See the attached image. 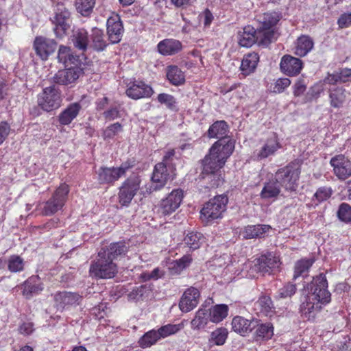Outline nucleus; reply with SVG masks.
Segmentation results:
<instances>
[{"label":"nucleus","instance_id":"obj_1","mask_svg":"<svg viewBox=\"0 0 351 351\" xmlns=\"http://www.w3.org/2000/svg\"><path fill=\"white\" fill-rule=\"evenodd\" d=\"M228 125L224 121H217L208 130L209 138H219L210 149L203 160L202 178L208 183L207 188H215L223 182L221 169L234 148V143L226 138Z\"/></svg>","mask_w":351,"mask_h":351},{"label":"nucleus","instance_id":"obj_2","mask_svg":"<svg viewBox=\"0 0 351 351\" xmlns=\"http://www.w3.org/2000/svg\"><path fill=\"white\" fill-rule=\"evenodd\" d=\"M306 300L300 305L302 315L308 320L315 319L323 306L330 303L331 294L328 290L326 275L320 274L313 277L307 286Z\"/></svg>","mask_w":351,"mask_h":351},{"label":"nucleus","instance_id":"obj_3","mask_svg":"<svg viewBox=\"0 0 351 351\" xmlns=\"http://www.w3.org/2000/svg\"><path fill=\"white\" fill-rule=\"evenodd\" d=\"M174 156L175 150L169 149L164 156L162 161L155 165L151 180L152 185L147 188V192L160 190L166 184L170 176L169 171L173 172L175 169L171 165Z\"/></svg>","mask_w":351,"mask_h":351},{"label":"nucleus","instance_id":"obj_4","mask_svg":"<svg viewBox=\"0 0 351 351\" xmlns=\"http://www.w3.org/2000/svg\"><path fill=\"white\" fill-rule=\"evenodd\" d=\"M301 171L298 163L291 162L279 169L275 173V180L286 191H295L298 186Z\"/></svg>","mask_w":351,"mask_h":351},{"label":"nucleus","instance_id":"obj_5","mask_svg":"<svg viewBox=\"0 0 351 351\" xmlns=\"http://www.w3.org/2000/svg\"><path fill=\"white\" fill-rule=\"evenodd\" d=\"M228 199L226 195H218L206 202L200 211V218L204 223H211L221 218L226 209Z\"/></svg>","mask_w":351,"mask_h":351},{"label":"nucleus","instance_id":"obj_6","mask_svg":"<svg viewBox=\"0 0 351 351\" xmlns=\"http://www.w3.org/2000/svg\"><path fill=\"white\" fill-rule=\"evenodd\" d=\"M280 14L276 12L264 13L258 17L260 26L258 28L262 32V41L265 43H270L276 39V32L275 27L280 21Z\"/></svg>","mask_w":351,"mask_h":351},{"label":"nucleus","instance_id":"obj_7","mask_svg":"<svg viewBox=\"0 0 351 351\" xmlns=\"http://www.w3.org/2000/svg\"><path fill=\"white\" fill-rule=\"evenodd\" d=\"M37 102L43 110L52 111L61 105V92L55 85L46 87L38 94Z\"/></svg>","mask_w":351,"mask_h":351},{"label":"nucleus","instance_id":"obj_8","mask_svg":"<svg viewBox=\"0 0 351 351\" xmlns=\"http://www.w3.org/2000/svg\"><path fill=\"white\" fill-rule=\"evenodd\" d=\"M90 275L97 278H112L117 273V264L108 258L97 256L90 266Z\"/></svg>","mask_w":351,"mask_h":351},{"label":"nucleus","instance_id":"obj_9","mask_svg":"<svg viewBox=\"0 0 351 351\" xmlns=\"http://www.w3.org/2000/svg\"><path fill=\"white\" fill-rule=\"evenodd\" d=\"M134 167L133 162L126 161L118 167H101L97 171L98 180L101 184H112Z\"/></svg>","mask_w":351,"mask_h":351},{"label":"nucleus","instance_id":"obj_10","mask_svg":"<svg viewBox=\"0 0 351 351\" xmlns=\"http://www.w3.org/2000/svg\"><path fill=\"white\" fill-rule=\"evenodd\" d=\"M141 179L138 175L127 178L119 187V202L122 206H128L141 188Z\"/></svg>","mask_w":351,"mask_h":351},{"label":"nucleus","instance_id":"obj_11","mask_svg":"<svg viewBox=\"0 0 351 351\" xmlns=\"http://www.w3.org/2000/svg\"><path fill=\"white\" fill-rule=\"evenodd\" d=\"M69 192V186L61 184L54 192L52 197L45 202L43 209L45 215H51L60 210L64 205Z\"/></svg>","mask_w":351,"mask_h":351},{"label":"nucleus","instance_id":"obj_12","mask_svg":"<svg viewBox=\"0 0 351 351\" xmlns=\"http://www.w3.org/2000/svg\"><path fill=\"white\" fill-rule=\"evenodd\" d=\"M54 13L52 19L54 32L57 37L62 38L70 27V12L63 3L58 2L55 5Z\"/></svg>","mask_w":351,"mask_h":351},{"label":"nucleus","instance_id":"obj_13","mask_svg":"<svg viewBox=\"0 0 351 351\" xmlns=\"http://www.w3.org/2000/svg\"><path fill=\"white\" fill-rule=\"evenodd\" d=\"M280 266L279 257L271 252L261 255L254 260V266L252 267V273L254 271L263 274H271ZM250 276H254L250 274Z\"/></svg>","mask_w":351,"mask_h":351},{"label":"nucleus","instance_id":"obj_14","mask_svg":"<svg viewBox=\"0 0 351 351\" xmlns=\"http://www.w3.org/2000/svg\"><path fill=\"white\" fill-rule=\"evenodd\" d=\"M66 67L65 69L58 71L53 77L52 81L56 84L72 87L82 74V69L80 65Z\"/></svg>","mask_w":351,"mask_h":351},{"label":"nucleus","instance_id":"obj_15","mask_svg":"<svg viewBox=\"0 0 351 351\" xmlns=\"http://www.w3.org/2000/svg\"><path fill=\"white\" fill-rule=\"evenodd\" d=\"M183 197L182 190L180 189L173 190L165 198L160 201V213L166 216L174 213L180 207Z\"/></svg>","mask_w":351,"mask_h":351},{"label":"nucleus","instance_id":"obj_16","mask_svg":"<svg viewBox=\"0 0 351 351\" xmlns=\"http://www.w3.org/2000/svg\"><path fill=\"white\" fill-rule=\"evenodd\" d=\"M280 147L278 136L274 133L263 141L260 149L254 152V157L258 160L267 158L274 155Z\"/></svg>","mask_w":351,"mask_h":351},{"label":"nucleus","instance_id":"obj_17","mask_svg":"<svg viewBox=\"0 0 351 351\" xmlns=\"http://www.w3.org/2000/svg\"><path fill=\"white\" fill-rule=\"evenodd\" d=\"M106 26L110 42L112 44L119 43L123 33V26L120 16L118 14H113L108 19Z\"/></svg>","mask_w":351,"mask_h":351},{"label":"nucleus","instance_id":"obj_18","mask_svg":"<svg viewBox=\"0 0 351 351\" xmlns=\"http://www.w3.org/2000/svg\"><path fill=\"white\" fill-rule=\"evenodd\" d=\"M262 32L258 29L256 30L253 27L247 25L243 29L241 34L239 36V43L241 47H250L254 43H257L259 45H267L269 43H265L262 41Z\"/></svg>","mask_w":351,"mask_h":351},{"label":"nucleus","instance_id":"obj_19","mask_svg":"<svg viewBox=\"0 0 351 351\" xmlns=\"http://www.w3.org/2000/svg\"><path fill=\"white\" fill-rule=\"evenodd\" d=\"M128 251V246L125 242H117L110 243L107 247H102L98 252V256L108 258L110 261L114 262L119 257L123 256L126 254Z\"/></svg>","mask_w":351,"mask_h":351},{"label":"nucleus","instance_id":"obj_20","mask_svg":"<svg viewBox=\"0 0 351 351\" xmlns=\"http://www.w3.org/2000/svg\"><path fill=\"white\" fill-rule=\"evenodd\" d=\"M303 67L301 60L290 55H285L281 58L280 68L281 71L287 75L295 76L298 75Z\"/></svg>","mask_w":351,"mask_h":351},{"label":"nucleus","instance_id":"obj_21","mask_svg":"<svg viewBox=\"0 0 351 351\" xmlns=\"http://www.w3.org/2000/svg\"><path fill=\"white\" fill-rule=\"evenodd\" d=\"M153 93L152 87L142 81L130 83L125 91L127 96L133 99L149 97Z\"/></svg>","mask_w":351,"mask_h":351},{"label":"nucleus","instance_id":"obj_22","mask_svg":"<svg viewBox=\"0 0 351 351\" xmlns=\"http://www.w3.org/2000/svg\"><path fill=\"white\" fill-rule=\"evenodd\" d=\"M199 291L197 289L191 287L187 289L183 293L179 307L182 312L188 313L195 308L199 303Z\"/></svg>","mask_w":351,"mask_h":351},{"label":"nucleus","instance_id":"obj_23","mask_svg":"<svg viewBox=\"0 0 351 351\" xmlns=\"http://www.w3.org/2000/svg\"><path fill=\"white\" fill-rule=\"evenodd\" d=\"M56 43L53 40L38 36L34 42V48L36 54L42 59L47 60L56 49Z\"/></svg>","mask_w":351,"mask_h":351},{"label":"nucleus","instance_id":"obj_24","mask_svg":"<svg viewBox=\"0 0 351 351\" xmlns=\"http://www.w3.org/2000/svg\"><path fill=\"white\" fill-rule=\"evenodd\" d=\"M335 175L340 179L345 180L351 175V162L343 155L333 157L330 160Z\"/></svg>","mask_w":351,"mask_h":351},{"label":"nucleus","instance_id":"obj_25","mask_svg":"<svg viewBox=\"0 0 351 351\" xmlns=\"http://www.w3.org/2000/svg\"><path fill=\"white\" fill-rule=\"evenodd\" d=\"M82 296L77 293L59 292L55 294L54 300L58 309L63 310L66 307L80 304Z\"/></svg>","mask_w":351,"mask_h":351},{"label":"nucleus","instance_id":"obj_26","mask_svg":"<svg viewBox=\"0 0 351 351\" xmlns=\"http://www.w3.org/2000/svg\"><path fill=\"white\" fill-rule=\"evenodd\" d=\"M257 320L247 319L242 316H235L232 320V330L241 335L245 336L252 331L256 327Z\"/></svg>","mask_w":351,"mask_h":351},{"label":"nucleus","instance_id":"obj_27","mask_svg":"<svg viewBox=\"0 0 351 351\" xmlns=\"http://www.w3.org/2000/svg\"><path fill=\"white\" fill-rule=\"evenodd\" d=\"M71 40L74 47L82 53L89 48L90 36L84 28L73 31L71 36Z\"/></svg>","mask_w":351,"mask_h":351},{"label":"nucleus","instance_id":"obj_28","mask_svg":"<svg viewBox=\"0 0 351 351\" xmlns=\"http://www.w3.org/2000/svg\"><path fill=\"white\" fill-rule=\"evenodd\" d=\"M108 45V43L104 30L97 27L93 28L90 35L89 48H92L97 51H102L106 48Z\"/></svg>","mask_w":351,"mask_h":351},{"label":"nucleus","instance_id":"obj_29","mask_svg":"<svg viewBox=\"0 0 351 351\" xmlns=\"http://www.w3.org/2000/svg\"><path fill=\"white\" fill-rule=\"evenodd\" d=\"M23 295L26 298H30L33 294H38L43 289V284L38 276L29 278L23 285Z\"/></svg>","mask_w":351,"mask_h":351},{"label":"nucleus","instance_id":"obj_30","mask_svg":"<svg viewBox=\"0 0 351 351\" xmlns=\"http://www.w3.org/2000/svg\"><path fill=\"white\" fill-rule=\"evenodd\" d=\"M158 52L163 56H171L182 49V44L174 39H165L157 45Z\"/></svg>","mask_w":351,"mask_h":351},{"label":"nucleus","instance_id":"obj_31","mask_svg":"<svg viewBox=\"0 0 351 351\" xmlns=\"http://www.w3.org/2000/svg\"><path fill=\"white\" fill-rule=\"evenodd\" d=\"M58 59L65 66L79 65L80 62L79 56L74 55L70 47L64 45L59 47Z\"/></svg>","mask_w":351,"mask_h":351},{"label":"nucleus","instance_id":"obj_32","mask_svg":"<svg viewBox=\"0 0 351 351\" xmlns=\"http://www.w3.org/2000/svg\"><path fill=\"white\" fill-rule=\"evenodd\" d=\"M313 39L306 35H302L298 38L294 48L295 55L303 57L308 54L313 48Z\"/></svg>","mask_w":351,"mask_h":351},{"label":"nucleus","instance_id":"obj_33","mask_svg":"<svg viewBox=\"0 0 351 351\" xmlns=\"http://www.w3.org/2000/svg\"><path fill=\"white\" fill-rule=\"evenodd\" d=\"M271 229L269 225H250L247 226L243 230L241 234L245 239L261 238Z\"/></svg>","mask_w":351,"mask_h":351},{"label":"nucleus","instance_id":"obj_34","mask_svg":"<svg viewBox=\"0 0 351 351\" xmlns=\"http://www.w3.org/2000/svg\"><path fill=\"white\" fill-rule=\"evenodd\" d=\"M254 309L258 313H262L265 316H271L275 313V307L271 298L263 295L254 304Z\"/></svg>","mask_w":351,"mask_h":351},{"label":"nucleus","instance_id":"obj_35","mask_svg":"<svg viewBox=\"0 0 351 351\" xmlns=\"http://www.w3.org/2000/svg\"><path fill=\"white\" fill-rule=\"evenodd\" d=\"M81 106L79 103H73L70 104L64 110H63L58 117V120L62 125H69L75 119L81 110Z\"/></svg>","mask_w":351,"mask_h":351},{"label":"nucleus","instance_id":"obj_36","mask_svg":"<svg viewBox=\"0 0 351 351\" xmlns=\"http://www.w3.org/2000/svg\"><path fill=\"white\" fill-rule=\"evenodd\" d=\"M258 61L259 56L256 53H250L244 56L241 64L242 74L248 75L253 73L256 68Z\"/></svg>","mask_w":351,"mask_h":351},{"label":"nucleus","instance_id":"obj_37","mask_svg":"<svg viewBox=\"0 0 351 351\" xmlns=\"http://www.w3.org/2000/svg\"><path fill=\"white\" fill-rule=\"evenodd\" d=\"M166 75L169 82L174 86H180L185 82L184 73L176 65H170L166 68Z\"/></svg>","mask_w":351,"mask_h":351},{"label":"nucleus","instance_id":"obj_38","mask_svg":"<svg viewBox=\"0 0 351 351\" xmlns=\"http://www.w3.org/2000/svg\"><path fill=\"white\" fill-rule=\"evenodd\" d=\"M228 305L216 304L209 309V320L213 323H219L228 316Z\"/></svg>","mask_w":351,"mask_h":351},{"label":"nucleus","instance_id":"obj_39","mask_svg":"<svg viewBox=\"0 0 351 351\" xmlns=\"http://www.w3.org/2000/svg\"><path fill=\"white\" fill-rule=\"evenodd\" d=\"M326 84H335L351 81V69H343L339 72L328 74L324 80Z\"/></svg>","mask_w":351,"mask_h":351},{"label":"nucleus","instance_id":"obj_40","mask_svg":"<svg viewBox=\"0 0 351 351\" xmlns=\"http://www.w3.org/2000/svg\"><path fill=\"white\" fill-rule=\"evenodd\" d=\"M330 102L332 107L340 108L346 98V90L342 87H337L329 90Z\"/></svg>","mask_w":351,"mask_h":351},{"label":"nucleus","instance_id":"obj_41","mask_svg":"<svg viewBox=\"0 0 351 351\" xmlns=\"http://www.w3.org/2000/svg\"><path fill=\"white\" fill-rule=\"evenodd\" d=\"M209 320L208 311L200 308L196 312L194 318L191 322V328L193 330H199L204 328Z\"/></svg>","mask_w":351,"mask_h":351},{"label":"nucleus","instance_id":"obj_42","mask_svg":"<svg viewBox=\"0 0 351 351\" xmlns=\"http://www.w3.org/2000/svg\"><path fill=\"white\" fill-rule=\"evenodd\" d=\"M314 263L313 258H303L297 261L294 266L293 279L306 275Z\"/></svg>","mask_w":351,"mask_h":351},{"label":"nucleus","instance_id":"obj_43","mask_svg":"<svg viewBox=\"0 0 351 351\" xmlns=\"http://www.w3.org/2000/svg\"><path fill=\"white\" fill-rule=\"evenodd\" d=\"M204 240L202 234L197 232H190L185 236L184 242L191 250H195L200 247Z\"/></svg>","mask_w":351,"mask_h":351},{"label":"nucleus","instance_id":"obj_44","mask_svg":"<svg viewBox=\"0 0 351 351\" xmlns=\"http://www.w3.org/2000/svg\"><path fill=\"white\" fill-rule=\"evenodd\" d=\"M280 186L276 180L267 182L261 191V197L263 199L276 197L280 192Z\"/></svg>","mask_w":351,"mask_h":351},{"label":"nucleus","instance_id":"obj_45","mask_svg":"<svg viewBox=\"0 0 351 351\" xmlns=\"http://www.w3.org/2000/svg\"><path fill=\"white\" fill-rule=\"evenodd\" d=\"M257 328L255 334L257 339L262 340H269L274 335V326L272 324L267 322L256 325Z\"/></svg>","mask_w":351,"mask_h":351},{"label":"nucleus","instance_id":"obj_46","mask_svg":"<svg viewBox=\"0 0 351 351\" xmlns=\"http://www.w3.org/2000/svg\"><path fill=\"white\" fill-rule=\"evenodd\" d=\"M96 0H75V5L77 12L83 16H88L93 11Z\"/></svg>","mask_w":351,"mask_h":351},{"label":"nucleus","instance_id":"obj_47","mask_svg":"<svg viewBox=\"0 0 351 351\" xmlns=\"http://www.w3.org/2000/svg\"><path fill=\"white\" fill-rule=\"evenodd\" d=\"M228 335V331L226 328H217L211 332L209 343L216 346H222L226 343Z\"/></svg>","mask_w":351,"mask_h":351},{"label":"nucleus","instance_id":"obj_48","mask_svg":"<svg viewBox=\"0 0 351 351\" xmlns=\"http://www.w3.org/2000/svg\"><path fill=\"white\" fill-rule=\"evenodd\" d=\"M159 339L160 338L157 330H151L139 339L138 343L141 348H145L155 344Z\"/></svg>","mask_w":351,"mask_h":351},{"label":"nucleus","instance_id":"obj_49","mask_svg":"<svg viewBox=\"0 0 351 351\" xmlns=\"http://www.w3.org/2000/svg\"><path fill=\"white\" fill-rule=\"evenodd\" d=\"M192 261V258L189 255L182 256L179 260L173 261L170 264L169 269L172 274H178L184 269L189 265Z\"/></svg>","mask_w":351,"mask_h":351},{"label":"nucleus","instance_id":"obj_50","mask_svg":"<svg viewBox=\"0 0 351 351\" xmlns=\"http://www.w3.org/2000/svg\"><path fill=\"white\" fill-rule=\"evenodd\" d=\"M183 328L184 324L182 323H180L178 324H169L159 328L157 330V332L160 335V338L162 339L176 334L177 332L180 331Z\"/></svg>","mask_w":351,"mask_h":351},{"label":"nucleus","instance_id":"obj_51","mask_svg":"<svg viewBox=\"0 0 351 351\" xmlns=\"http://www.w3.org/2000/svg\"><path fill=\"white\" fill-rule=\"evenodd\" d=\"M8 267L11 272L21 271L23 269V261L19 256H12L8 259Z\"/></svg>","mask_w":351,"mask_h":351},{"label":"nucleus","instance_id":"obj_52","mask_svg":"<svg viewBox=\"0 0 351 351\" xmlns=\"http://www.w3.org/2000/svg\"><path fill=\"white\" fill-rule=\"evenodd\" d=\"M337 216L343 222L351 221V206L346 203H342L337 211Z\"/></svg>","mask_w":351,"mask_h":351},{"label":"nucleus","instance_id":"obj_53","mask_svg":"<svg viewBox=\"0 0 351 351\" xmlns=\"http://www.w3.org/2000/svg\"><path fill=\"white\" fill-rule=\"evenodd\" d=\"M122 131V125L119 123L111 124L103 132V137L105 140L111 139Z\"/></svg>","mask_w":351,"mask_h":351},{"label":"nucleus","instance_id":"obj_54","mask_svg":"<svg viewBox=\"0 0 351 351\" xmlns=\"http://www.w3.org/2000/svg\"><path fill=\"white\" fill-rule=\"evenodd\" d=\"M296 292L295 285L288 283L278 291L279 298H287L293 295Z\"/></svg>","mask_w":351,"mask_h":351},{"label":"nucleus","instance_id":"obj_55","mask_svg":"<svg viewBox=\"0 0 351 351\" xmlns=\"http://www.w3.org/2000/svg\"><path fill=\"white\" fill-rule=\"evenodd\" d=\"M332 195V190L329 187H320L319 188L314 195V197L318 202H322L328 199Z\"/></svg>","mask_w":351,"mask_h":351},{"label":"nucleus","instance_id":"obj_56","mask_svg":"<svg viewBox=\"0 0 351 351\" xmlns=\"http://www.w3.org/2000/svg\"><path fill=\"white\" fill-rule=\"evenodd\" d=\"M158 101L165 104L169 108H173L176 106V101L173 96L167 94L161 93L158 95Z\"/></svg>","mask_w":351,"mask_h":351},{"label":"nucleus","instance_id":"obj_57","mask_svg":"<svg viewBox=\"0 0 351 351\" xmlns=\"http://www.w3.org/2000/svg\"><path fill=\"white\" fill-rule=\"evenodd\" d=\"M291 84V80L288 78H279L275 83L273 88V92L275 93H282Z\"/></svg>","mask_w":351,"mask_h":351},{"label":"nucleus","instance_id":"obj_58","mask_svg":"<svg viewBox=\"0 0 351 351\" xmlns=\"http://www.w3.org/2000/svg\"><path fill=\"white\" fill-rule=\"evenodd\" d=\"M337 23L340 28H346L351 25V12L341 14Z\"/></svg>","mask_w":351,"mask_h":351},{"label":"nucleus","instance_id":"obj_59","mask_svg":"<svg viewBox=\"0 0 351 351\" xmlns=\"http://www.w3.org/2000/svg\"><path fill=\"white\" fill-rule=\"evenodd\" d=\"M10 125L5 121L0 123V145H1L10 133Z\"/></svg>","mask_w":351,"mask_h":351},{"label":"nucleus","instance_id":"obj_60","mask_svg":"<svg viewBox=\"0 0 351 351\" xmlns=\"http://www.w3.org/2000/svg\"><path fill=\"white\" fill-rule=\"evenodd\" d=\"M306 86L303 80H298L293 85V95L295 97L302 95L306 90Z\"/></svg>","mask_w":351,"mask_h":351},{"label":"nucleus","instance_id":"obj_61","mask_svg":"<svg viewBox=\"0 0 351 351\" xmlns=\"http://www.w3.org/2000/svg\"><path fill=\"white\" fill-rule=\"evenodd\" d=\"M33 331L34 326L33 324L31 322H25L23 324H21L19 327L20 333L25 335H29L32 334Z\"/></svg>","mask_w":351,"mask_h":351},{"label":"nucleus","instance_id":"obj_62","mask_svg":"<svg viewBox=\"0 0 351 351\" xmlns=\"http://www.w3.org/2000/svg\"><path fill=\"white\" fill-rule=\"evenodd\" d=\"M104 115L105 118L108 120H114V119H117L120 116L119 111L116 107L111 108L108 110L105 111L104 112Z\"/></svg>","mask_w":351,"mask_h":351},{"label":"nucleus","instance_id":"obj_63","mask_svg":"<svg viewBox=\"0 0 351 351\" xmlns=\"http://www.w3.org/2000/svg\"><path fill=\"white\" fill-rule=\"evenodd\" d=\"M143 287H137L135 289H133L129 294L128 298L130 300H138L143 295Z\"/></svg>","mask_w":351,"mask_h":351},{"label":"nucleus","instance_id":"obj_64","mask_svg":"<svg viewBox=\"0 0 351 351\" xmlns=\"http://www.w3.org/2000/svg\"><path fill=\"white\" fill-rule=\"evenodd\" d=\"M202 17L204 19V25L205 26L210 25V24L211 23V22L213 19V16L212 13L208 9L204 12Z\"/></svg>","mask_w":351,"mask_h":351}]
</instances>
